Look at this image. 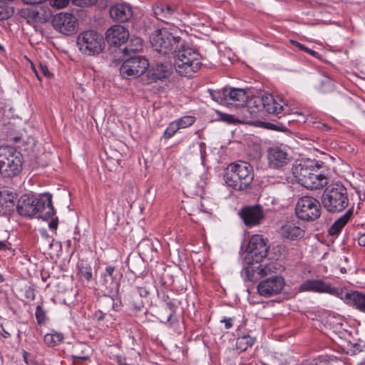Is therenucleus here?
<instances>
[{
	"label": "nucleus",
	"mask_w": 365,
	"mask_h": 365,
	"mask_svg": "<svg viewBox=\"0 0 365 365\" xmlns=\"http://www.w3.org/2000/svg\"><path fill=\"white\" fill-rule=\"evenodd\" d=\"M177 34V26L163 27L155 31L150 36L152 47L163 56H174L185 42Z\"/></svg>",
	"instance_id": "obj_1"
},
{
	"label": "nucleus",
	"mask_w": 365,
	"mask_h": 365,
	"mask_svg": "<svg viewBox=\"0 0 365 365\" xmlns=\"http://www.w3.org/2000/svg\"><path fill=\"white\" fill-rule=\"evenodd\" d=\"M292 172L296 181L307 189H321L327 184V178L312 162L293 165Z\"/></svg>",
	"instance_id": "obj_2"
},
{
	"label": "nucleus",
	"mask_w": 365,
	"mask_h": 365,
	"mask_svg": "<svg viewBox=\"0 0 365 365\" xmlns=\"http://www.w3.org/2000/svg\"><path fill=\"white\" fill-rule=\"evenodd\" d=\"M226 184L237 190L247 189L254 180V170L251 165L245 161L231 163L224 175Z\"/></svg>",
	"instance_id": "obj_3"
},
{
	"label": "nucleus",
	"mask_w": 365,
	"mask_h": 365,
	"mask_svg": "<svg viewBox=\"0 0 365 365\" xmlns=\"http://www.w3.org/2000/svg\"><path fill=\"white\" fill-rule=\"evenodd\" d=\"M174 58L175 71L182 76H192L202 66L200 53L195 49L186 46L185 42L175 53Z\"/></svg>",
	"instance_id": "obj_4"
},
{
	"label": "nucleus",
	"mask_w": 365,
	"mask_h": 365,
	"mask_svg": "<svg viewBox=\"0 0 365 365\" xmlns=\"http://www.w3.org/2000/svg\"><path fill=\"white\" fill-rule=\"evenodd\" d=\"M324 207L331 213L343 211L349 205V196L346 188L341 184L328 185L322 196Z\"/></svg>",
	"instance_id": "obj_5"
},
{
	"label": "nucleus",
	"mask_w": 365,
	"mask_h": 365,
	"mask_svg": "<svg viewBox=\"0 0 365 365\" xmlns=\"http://www.w3.org/2000/svg\"><path fill=\"white\" fill-rule=\"evenodd\" d=\"M22 160L20 153L11 146H0V176L11 178L21 171Z\"/></svg>",
	"instance_id": "obj_6"
},
{
	"label": "nucleus",
	"mask_w": 365,
	"mask_h": 365,
	"mask_svg": "<svg viewBox=\"0 0 365 365\" xmlns=\"http://www.w3.org/2000/svg\"><path fill=\"white\" fill-rule=\"evenodd\" d=\"M209 93L215 101L224 106L239 107L247 101L246 92L240 88L226 87L220 90L209 89Z\"/></svg>",
	"instance_id": "obj_7"
},
{
	"label": "nucleus",
	"mask_w": 365,
	"mask_h": 365,
	"mask_svg": "<svg viewBox=\"0 0 365 365\" xmlns=\"http://www.w3.org/2000/svg\"><path fill=\"white\" fill-rule=\"evenodd\" d=\"M77 46L84 54L96 55L103 51L104 39L102 35L93 30L86 31L78 35Z\"/></svg>",
	"instance_id": "obj_8"
},
{
	"label": "nucleus",
	"mask_w": 365,
	"mask_h": 365,
	"mask_svg": "<svg viewBox=\"0 0 365 365\" xmlns=\"http://www.w3.org/2000/svg\"><path fill=\"white\" fill-rule=\"evenodd\" d=\"M321 205L314 197L304 196L297 201L295 212L297 217L304 221H313L321 215Z\"/></svg>",
	"instance_id": "obj_9"
},
{
	"label": "nucleus",
	"mask_w": 365,
	"mask_h": 365,
	"mask_svg": "<svg viewBox=\"0 0 365 365\" xmlns=\"http://www.w3.org/2000/svg\"><path fill=\"white\" fill-rule=\"evenodd\" d=\"M120 66L121 76L125 78H137L148 68L149 63L141 56H129Z\"/></svg>",
	"instance_id": "obj_10"
},
{
	"label": "nucleus",
	"mask_w": 365,
	"mask_h": 365,
	"mask_svg": "<svg viewBox=\"0 0 365 365\" xmlns=\"http://www.w3.org/2000/svg\"><path fill=\"white\" fill-rule=\"evenodd\" d=\"M246 252L250 263L260 262L267 255V240L259 235H253L249 241Z\"/></svg>",
	"instance_id": "obj_11"
},
{
	"label": "nucleus",
	"mask_w": 365,
	"mask_h": 365,
	"mask_svg": "<svg viewBox=\"0 0 365 365\" xmlns=\"http://www.w3.org/2000/svg\"><path fill=\"white\" fill-rule=\"evenodd\" d=\"M52 24L57 31L66 36L74 34L78 28L77 18L67 12H61L56 15L52 20Z\"/></svg>",
	"instance_id": "obj_12"
},
{
	"label": "nucleus",
	"mask_w": 365,
	"mask_h": 365,
	"mask_svg": "<svg viewBox=\"0 0 365 365\" xmlns=\"http://www.w3.org/2000/svg\"><path fill=\"white\" fill-rule=\"evenodd\" d=\"M155 17L171 27L176 26L178 22L179 11L178 6L175 4H159L153 8Z\"/></svg>",
	"instance_id": "obj_13"
},
{
	"label": "nucleus",
	"mask_w": 365,
	"mask_h": 365,
	"mask_svg": "<svg viewBox=\"0 0 365 365\" xmlns=\"http://www.w3.org/2000/svg\"><path fill=\"white\" fill-rule=\"evenodd\" d=\"M299 290L302 292L328 293L340 298H343L344 294L343 289L332 287L329 284L321 279H308L299 286Z\"/></svg>",
	"instance_id": "obj_14"
},
{
	"label": "nucleus",
	"mask_w": 365,
	"mask_h": 365,
	"mask_svg": "<svg viewBox=\"0 0 365 365\" xmlns=\"http://www.w3.org/2000/svg\"><path fill=\"white\" fill-rule=\"evenodd\" d=\"M284 285V278L275 275L261 281L257 285V292L261 296L269 297L279 294Z\"/></svg>",
	"instance_id": "obj_15"
},
{
	"label": "nucleus",
	"mask_w": 365,
	"mask_h": 365,
	"mask_svg": "<svg viewBox=\"0 0 365 365\" xmlns=\"http://www.w3.org/2000/svg\"><path fill=\"white\" fill-rule=\"evenodd\" d=\"M267 158L269 167L277 170L283 169L291 160L288 153L278 146L272 147L267 150Z\"/></svg>",
	"instance_id": "obj_16"
},
{
	"label": "nucleus",
	"mask_w": 365,
	"mask_h": 365,
	"mask_svg": "<svg viewBox=\"0 0 365 365\" xmlns=\"http://www.w3.org/2000/svg\"><path fill=\"white\" fill-rule=\"evenodd\" d=\"M304 232L302 223L297 219L284 222L279 230V233L282 238L290 240L302 238L304 235Z\"/></svg>",
	"instance_id": "obj_17"
},
{
	"label": "nucleus",
	"mask_w": 365,
	"mask_h": 365,
	"mask_svg": "<svg viewBox=\"0 0 365 365\" xmlns=\"http://www.w3.org/2000/svg\"><path fill=\"white\" fill-rule=\"evenodd\" d=\"M40 199L28 195H22L18 200L16 209L19 215L31 217L38 213V205Z\"/></svg>",
	"instance_id": "obj_18"
},
{
	"label": "nucleus",
	"mask_w": 365,
	"mask_h": 365,
	"mask_svg": "<svg viewBox=\"0 0 365 365\" xmlns=\"http://www.w3.org/2000/svg\"><path fill=\"white\" fill-rule=\"evenodd\" d=\"M129 37L128 29L121 25H114L110 27L106 33V40L110 45L120 46L124 43Z\"/></svg>",
	"instance_id": "obj_19"
},
{
	"label": "nucleus",
	"mask_w": 365,
	"mask_h": 365,
	"mask_svg": "<svg viewBox=\"0 0 365 365\" xmlns=\"http://www.w3.org/2000/svg\"><path fill=\"white\" fill-rule=\"evenodd\" d=\"M279 102H278L277 100L273 97V96L267 94L262 96L261 98H256L255 100V103H261L263 108L268 113L278 115L279 113L284 110V106H287V105L283 103V100L282 98H279Z\"/></svg>",
	"instance_id": "obj_20"
},
{
	"label": "nucleus",
	"mask_w": 365,
	"mask_h": 365,
	"mask_svg": "<svg viewBox=\"0 0 365 365\" xmlns=\"http://www.w3.org/2000/svg\"><path fill=\"white\" fill-rule=\"evenodd\" d=\"M240 215L247 226L259 224L264 217L262 208L259 205L246 207L242 209Z\"/></svg>",
	"instance_id": "obj_21"
},
{
	"label": "nucleus",
	"mask_w": 365,
	"mask_h": 365,
	"mask_svg": "<svg viewBox=\"0 0 365 365\" xmlns=\"http://www.w3.org/2000/svg\"><path fill=\"white\" fill-rule=\"evenodd\" d=\"M110 16L115 21L126 22L133 16L132 8L127 4H116L110 9Z\"/></svg>",
	"instance_id": "obj_22"
},
{
	"label": "nucleus",
	"mask_w": 365,
	"mask_h": 365,
	"mask_svg": "<svg viewBox=\"0 0 365 365\" xmlns=\"http://www.w3.org/2000/svg\"><path fill=\"white\" fill-rule=\"evenodd\" d=\"M173 73V66L170 63H158L149 72L150 77L154 80H162L169 77Z\"/></svg>",
	"instance_id": "obj_23"
},
{
	"label": "nucleus",
	"mask_w": 365,
	"mask_h": 365,
	"mask_svg": "<svg viewBox=\"0 0 365 365\" xmlns=\"http://www.w3.org/2000/svg\"><path fill=\"white\" fill-rule=\"evenodd\" d=\"M114 299L109 296H103L98 299L100 309L93 313V319L97 321L103 320L107 314L114 308Z\"/></svg>",
	"instance_id": "obj_24"
},
{
	"label": "nucleus",
	"mask_w": 365,
	"mask_h": 365,
	"mask_svg": "<svg viewBox=\"0 0 365 365\" xmlns=\"http://www.w3.org/2000/svg\"><path fill=\"white\" fill-rule=\"evenodd\" d=\"M16 194L8 190L0 191V215H6L13 210L15 205Z\"/></svg>",
	"instance_id": "obj_25"
},
{
	"label": "nucleus",
	"mask_w": 365,
	"mask_h": 365,
	"mask_svg": "<svg viewBox=\"0 0 365 365\" xmlns=\"http://www.w3.org/2000/svg\"><path fill=\"white\" fill-rule=\"evenodd\" d=\"M347 304H352L361 312H365V294L359 292H344L343 298Z\"/></svg>",
	"instance_id": "obj_26"
},
{
	"label": "nucleus",
	"mask_w": 365,
	"mask_h": 365,
	"mask_svg": "<svg viewBox=\"0 0 365 365\" xmlns=\"http://www.w3.org/2000/svg\"><path fill=\"white\" fill-rule=\"evenodd\" d=\"M38 205V217L48 220L54 214V208L52 205L51 195H48L46 199L40 198Z\"/></svg>",
	"instance_id": "obj_27"
},
{
	"label": "nucleus",
	"mask_w": 365,
	"mask_h": 365,
	"mask_svg": "<svg viewBox=\"0 0 365 365\" xmlns=\"http://www.w3.org/2000/svg\"><path fill=\"white\" fill-rule=\"evenodd\" d=\"M114 272L115 267L108 266L103 276V284L110 292L116 290L118 287V279L116 275L114 274Z\"/></svg>",
	"instance_id": "obj_28"
},
{
	"label": "nucleus",
	"mask_w": 365,
	"mask_h": 365,
	"mask_svg": "<svg viewBox=\"0 0 365 365\" xmlns=\"http://www.w3.org/2000/svg\"><path fill=\"white\" fill-rule=\"evenodd\" d=\"M352 215L353 208H350L332 224L328 230L329 235L331 236L338 235L351 219Z\"/></svg>",
	"instance_id": "obj_29"
},
{
	"label": "nucleus",
	"mask_w": 365,
	"mask_h": 365,
	"mask_svg": "<svg viewBox=\"0 0 365 365\" xmlns=\"http://www.w3.org/2000/svg\"><path fill=\"white\" fill-rule=\"evenodd\" d=\"M160 242L158 240H145L142 244L143 254L144 257L150 261L153 260L158 253Z\"/></svg>",
	"instance_id": "obj_30"
},
{
	"label": "nucleus",
	"mask_w": 365,
	"mask_h": 365,
	"mask_svg": "<svg viewBox=\"0 0 365 365\" xmlns=\"http://www.w3.org/2000/svg\"><path fill=\"white\" fill-rule=\"evenodd\" d=\"M142 40L139 37H132L129 43L123 48L124 56H133L142 49Z\"/></svg>",
	"instance_id": "obj_31"
},
{
	"label": "nucleus",
	"mask_w": 365,
	"mask_h": 365,
	"mask_svg": "<svg viewBox=\"0 0 365 365\" xmlns=\"http://www.w3.org/2000/svg\"><path fill=\"white\" fill-rule=\"evenodd\" d=\"M279 119H282V121L278 122L277 124L272 123H263L264 127L266 128L285 132L287 128L286 127L287 123H289L292 120L290 119L289 115L284 114L279 117Z\"/></svg>",
	"instance_id": "obj_32"
},
{
	"label": "nucleus",
	"mask_w": 365,
	"mask_h": 365,
	"mask_svg": "<svg viewBox=\"0 0 365 365\" xmlns=\"http://www.w3.org/2000/svg\"><path fill=\"white\" fill-rule=\"evenodd\" d=\"M153 282L151 279L145 282H138V285L136 287L138 294L145 299H147L150 292L153 290Z\"/></svg>",
	"instance_id": "obj_33"
},
{
	"label": "nucleus",
	"mask_w": 365,
	"mask_h": 365,
	"mask_svg": "<svg viewBox=\"0 0 365 365\" xmlns=\"http://www.w3.org/2000/svg\"><path fill=\"white\" fill-rule=\"evenodd\" d=\"M63 339V335L61 332L51 331L44 336L43 341L48 346H55L60 344Z\"/></svg>",
	"instance_id": "obj_34"
},
{
	"label": "nucleus",
	"mask_w": 365,
	"mask_h": 365,
	"mask_svg": "<svg viewBox=\"0 0 365 365\" xmlns=\"http://www.w3.org/2000/svg\"><path fill=\"white\" fill-rule=\"evenodd\" d=\"M175 312V305L171 302H166L160 313V321L163 322H170Z\"/></svg>",
	"instance_id": "obj_35"
},
{
	"label": "nucleus",
	"mask_w": 365,
	"mask_h": 365,
	"mask_svg": "<svg viewBox=\"0 0 365 365\" xmlns=\"http://www.w3.org/2000/svg\"><path fill=\"white\" fill-rule=\"evenodd\" d=\"M255 341V339L249 335H243L237 339L236 346L240 351H245L248 347H250Z\"/></svg>",
	"instance_id": "obj_36"
},
{
	"label": "nucleus",
	"mask_w": 365,
	"mask_h": 365,
	"mask_svg": "<svg viewBox=\"0 0 365 365\" xmlns=\"http://www.w3.org/2000/svg\"><path fill=\"white\" fill-rule=\"evenodd\" d=\"M278 266V264L277 262H271L269 264H267L264 266L262 267V265H260L258 267V274L261 276H267L269 274H271L272 272H274V270L277 269Z\"/></svg>",
	"instance_id": "obj_37"
},
{
	"label": "nucleus",
	"mask_w": 365,
	"mask_h": 365,
	"mask_svg": "<svg viewBox=\"0 0 365 365\" xmlns=\"http://www.w3.org/2000/svg\"><path fill=\"white\" fill-rule=\"evenodd\" d=\"M216 113L220 120L229 124H237L240 122L238 119L235 118L232 115L223 113L220 111H217Z\"/></svg>",
	"instance_id": "obj_38"
},
{
	"label": "nucleus",
	"mask_w": 365,
	"mask_h": 365,
	"mask_svg": "<svg viewBox=\"0 0 365 365\" xmlns=\"http://www.w3.org/2000/svg\"><path fill=\"white\" fill-rule=\"evenodd\" d=\"M180 128L176 121L170 123L164 132V137L167 139L170 138Z\"/></svg>",
	"instance_id": "obj_39"
},
{
	"label": "nucleus",
	"mask_w": 365,
	"mask_h": 365,
	"mask_svg": "<svg viewBox=\"0 0 365 365\" xmlns=\"http://www.w3.org/2000/svg\"><path fill=\"white\" fill-rule=\"evenodd\" d=\"M175 121L178 124L180 128H185L192 125L195 123V118L190 115L184 116Z\"/></svg>",
	"instance_id": "obj_40"
},
{
	"label": "nucleus",
	"mask_w": 365,
	"mask_h": 365,
	"mask_svg": "<svg viewBox=\"0 0 365 365\" xmlns=\"http://www.w3.org/2000/svg\"><path fill=\"white\" fill-rule=\"evenodd\" d=\"M79 273L81 277H84L87 281L92 278V269L90 265L81 264L79 267Z\"/></svg>",
	"instance_id": "obj_41"
},
{
	"label": "nucleus",
	"mask_w": 365,
	"mask_h": 365,
	"mask_svg": "<svg viewBox=\"0 0 365 365\" xmlns=\"http://www.w3.org/2000/svg\"><path fill=\"white\" fill-rule=\"evenodd\" d=\"M290 43L293 46L297 47L299 50L303 51H304L306 53H309L310 55H312L313 56L317 57L318 55H319L317 52H316V51H314L313 50L309 49V48L304 46L303 44H302V43H299V42H297L296 41L290 40Z\"/></svg>",
	"instance_id": "obj_42"
},
{
	"label": "nucleus",
	"mask_w": 365,
	"mask_h": 365,
	"mask_svg": "<svg viewBox=\"0 0 365 365\" xmlns=\"http://www.w3.org/2000/svg\"><path fill=\"white\" fill-rule=\"evenodd\" d=\"M69 1L70 0H49V2L52 7L61 9L66 7L68 4Z\"/></svg>",
	"instance_id": "obj_43"
},
{
	"label": "nucleus",
	"mask_w": 365,
	"mask_h": 365,
	"mask_svg": "<svg viewBox=\"0 0 365 365\" xmlns=\"http://www.w3.org/2000/svg\"><path fill=\"white\" fill-rule=\"evenodd\" d=\"M321 87L320 89L322 92H329L331 91L333 88V83L331 81V79L326 78L324 81L321 82Z\"/></svg>",
	"instance_id": "obj_44"
},
{
	"label": "nucleus",
	"mask_w": 365,
	"mask_h": 365,
	"mask_svg": "<svg viewBox=\"0 0 365 365\" xmlns=\"http://www.w3.org/2000/svg\"><path fill=\"white\" fill-rule=\"evenodd\" d=\"M73 4L78 6H93L97 2V0H71Z\"/></svg>",
	"instance_id": "obj_45"
},
{
	"label": "nucleus",
	"mask_w": 365,
	"mask_h": 365,
	"mask_svg": "<svg viewBox=\"0 0 365 365\" xmlns=\"http://www.w3.org/2000/svg\"><path fill=\"white\" fill-rule=\"evenodd\" d=\"M35 314H36V318L37 322L38 324H41V323L44 322V321L46 319V314H45L43 309H42V307L41 306H38L36 307Z\"/></svg>",
	"instance_id": "obj_46"
},
{
	"label": "nucleus",
	"mask_w": 365,
	"mask_h": 365,
	"mask_svg": "<svg viewBox=\"0 0 365 365\" xmlns=\"http://www.w3.org/2000/svg\"><path fill=\"white\" fill-rule=\"evenodd\" d=\"M38 71L41 72V73L43 76L47 77L48 78L52 76V73L49 71V70L46 64L40 63Z\"/></svg>",
	"instance_id": "obj_47"
},
{
	"label": "nucleus",
	"mask_w": 365,
	"mask_h": 365,
	"mask_svg": "<svg viewBox=\"0 0 365 365\" xmlns=\"http://www.w3.org/2000/svg\"><path fill=\"white\" fill-rule=\"evenodd\" d=\"M9 16H10V13L7 10V9L3 6H0V20L8 19Z\"/></svg>",
	"instance_id": "obj_48"
},
{
	"label": "nucleus",
	"mask_w": 365,
	"mask_h": 365,
	"mask_svg": "<svg viewBox=\"0 0 365 365\" xmlns=\"http://www.w3.org/2000/svg\"><path fill=\"white\" fill-rule=\"evenodd\" d=\"M232 318H224L221 322L225 323V328L228 329L232 327Z\"/></svg>",
	"instance_id": "obj_49"
},
{
	"label": "nucleus",
	"mask_w": 365,
	"mask_h": 365,
	"mask_svg": "<svg viewBox=\"0 0 365 365\" xmlns=\"http://www.w3.org/2000/svg\"><path fill=\"white\" fill-rule=\"evenodd\" d=\"M11 244L6 240H0V250H6L10 249Z\"/></svg>",
	"instance_id": "obj_50"
},
{
	"label": "nucleus",
	"mask_w": 365,
	"mask_h": 365,
	"mask_svg": "<svg viewBox=\"0 0 365 365\" xmlns=\"http://www.w3.org/2000/svg\"><path fill=\"white\" fill-rule=\"evenodd\" d=\"M0 334L5 339H7L11 336V334L5 330L2 324H0Z\"/></svg>",
	"instance_id": "obj_51"
},
{
	"label": "nucleus",
	"mask_w": 365,
	"mask_h": 365,
	"mask_svg": "<svg viewBox=\"0 0 365 365\" xmlns=\"http://www.w3.org/2000/svg\"><path fill=\"white\" fill-rule=\"evenodd\" d=\"M133 306L136 310H140L144 306V302L143 300H141L140 302L133 300Z\"/></svg>",
	"instance_id": "obj_52"
},
{
	"label": "nucleus",
	"mask_w": 365,
	"mask_h": 365,
	"mask_svg": "<svg viewBox=\"0 0 365 365\" xmlns=\"http://www.w3.org/2000/svg\"><path fill=\"white\" fill-rule=\"evenodd\" d=\"M51 229L56 230L58 227V219H53L48 224Z\"/></svg>",
	"instance_id": "obj_53"
},
{
	"label": "nucleus",
	"mask_w": 365,
	"mask_h": 365,
	"mask_svg": "<svg viewBox=\"0 0 365 365\" xmlns=\"http://www.w3.org/2000/svg\"><path fill=\"white\" fill-rule=\"evenodd\" d=\"M358 243L360 246L365 247V233L360 235L358 239Z\"/></svg>",
	"instance_id": "obj_54"
},
{
	"label": "nucleus",
	"mask_w": 365,
	"mask_h": 365,
	"mask_svg": "<svg viewBox=\"0 0 365 365\" xmlns=\"http://www.w3.org/2000/svg\"><path fill=\"white\" fill-rule=\"evenodd\" d=\"M250 270L252 271V267H247L246 269H245V272H246V275H247V277L249 280L252 281V276L250 275Z\"/></svg>",
	"instance_id": "obj_55"
},
{
	"label": "nucleus",
	"mask_w": 365,
	"mask_h": 365,
	"mask_svg": "<svg viewBox=\"0 0 365 365\" xmlns=\"http://www.w3.org/2000/svg\"><path fill=\"white\" fill-rule=\"evenodd\" d=\"M73 358L74 359H82V360H87L88 359L89 356H87V355H84V354H82V355H73Z\"/></svg>",
	"instance_id": "obj_56"
},
{
	"label": "nucleus",
	"mask_w": 365,
	"mask_h": 365,
	"mask_svg": "<svg viewBox=\"0 0 365 365\" xmlns=\"http://www.w3.org/2000/svg\"><path fill=\"white\" fill-rule=\"evenodd\" d=\"M200 155H201V158L202 159V160H204V155L205 154V147H204V143H201L200 145Z\"/></svg>",
	"instance_id": "obj_57"
},
{
	"label": "nucleus",
	"mask_w": 365,
	"mask_h": 365,
	"mask_svg": "<svg viewBox=\"0 0 365 365\" xmlns=\"http://www.w3.org/2000/svg\"><path fill=\"white\" fill-rule=\"evenodd\" d=\"M29 355V354L27 351H24V352H23L24 360L26 364L30 365V363L29 362V360H28Z\"/></svg>",
	"instance_id": "obj_58"
},
{
	"label": "nucleus",
	"mask_w": 365,
	"mask_h": 365,
	"mask_svg": "<svg viewBox=\"0 0 365 365\" xmlns=\"http://www.w3.org/2000/svg\"><path fill=\"white\" fill-rule=\"evenodd\" d=\"M34 71H35V73L36 74V76H37L38 79L39 81H41V72L39 71H36V70H34Z\"/></svg>",
	"instance_id": "obj_59"
},
{
	"label": "nucleus",
	"mask_w": 365,
	"mask_h": 365,
	"mask_svg": "<svg viewBox=\"0 0 365 365\" xmlns=\"http://www.w3.org/2000/svg\"><path fill=\"white\" fill-rule=\"evenodd\" d=\"M116 162L117 164H119V161H120V154L119 153H116V156H115V159H114Z\"/></svg>",
	"instance_id": "obj_60"
},
{
	"label": "nucleus",
	"mask_w": 365,
	"mask_h": 365,
	"mask_svg": "<svg viewBox=\"0 0 365 365\" xmlns=\"http://www.w3.org/2000/svg\"><path fill=\"white\" fill-rule=\"evenodd\" d=\"M359 346H361L360 344H357L355 345L356 349H359Z\"/></svg>",
	"instance_id": "obj_61"
},
{
	"label": "nucleus",
	"mask_w": 365,
	"mask_h": 365,
	"mask_svg": "<svg viewBox=\"0 0 365 365\" xmlns=\"http://www.w3.org/2000/svg\"><path fill=\"white\" fill-rule=\"evenodd\" d=\"M4 281V278L2 277L1 274H0V282H3Z\"/></svg>",
	"instance_id": "obj_62"
},
{
	"label": "nucleus",
	"mask_w": 365,
	"mask_h": 365,
	"mask_svg": "<svg viewBox=\"0 0 365 365\" xmlns=\"http://www.w3.org/2000/svg\"><path fill=\"white\" fill-rule=\"evenodd\" d=\"M361 363H365V357L363 358L362 361H361Z\"/></svg>",
	"instance_id": "obj_63"
},
{
	"label": "nucleus",
	"mask_w": 365,
	"mask_h": 365,
	"mask_svg": "<svg viewBox=\"0 0 365 365\" xmlns=\"http://www.w3.org/2000/svg\"><path fill=\"white\" fill-rule=\"evenodd\" d=\"M106 154H107V155H108V153H106ZM108 160L111 159V157H110L109 155H108Z\"/></svg>",
	"instance_id": "obj_64"
}]
</instances>
